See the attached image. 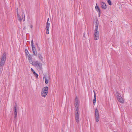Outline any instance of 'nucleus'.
Masks as SVG:
<instances>
[{"label": "nucleus", "mask_w": 132, "mask_h": 132, "mask_svg": "<svg viewBox=\"0 0 132 132\" xmlns=\"http://www.w3.org/2000/svg\"><path fill=\"white\" fill-rule=\"evenodd\" d=\"M48 86L42 88L41 94L42 97H45L46 96L48 93Z\"/></svg>", "instance_id": "1"}, {"label": "nucleus", "mask_w": 132, "mask_h": 132, "mask_svg": "<svg viewBox=\"0 0 132 132\" xmlns=\"http://www.w3.org/2000/svg\"><path fill=\"white\" fill-rule=\"evenodd\" d=\"M96 100H93V104L94 105H95V103H96Z\"/></svg>", "instance_id": "30"}, {"label": "nucleus", "mask_w": 132, "mask_h": 132, "mask_svg": "<svg viewBox=\"0 0 132 132\" xmlns=\"http://www.w3.org/2000/svg\"><path fill=\"white\" fill-rule=\"evenodd\" d=\"M99 33L98 28H95V33L94 34V40H96L99 38Z\"/></svg>", "instance_id": "4"}, {"label": "nucleus", "mask_w": 132, "mask_h": 132, "mask_svg": "<svg viewBox=\"0 0 132 132\" xmlns=\"http://www.w3.org/2000/svg\"><path fill=\"white\" fill-rule=\"evenodd\" d=\"M29 61L30 63L32 65V64H34V63L32 61V57L31 55L29 54V55L28 56Z\"/></svg>", "instance_id": "12"}, {"label": "nucleus", "mask_w": 132, "mask_h": 132, "mask_svg": "<svg viewBox=\"0 0 132 132\" xmlns=\"http://www.w3.org/2000/svg\"><path fill=\"white\" fill-rule=\"evenodd\" d=\"M45 29H46V34H49V32L48 31H49V28L46 27Z\"/></svg>", "instance_id": "22"}, {"label": "nucleus", "mask_w": 132, "mask_h": 132, "mask_svg": "<svg viewBox=\"0 0 132 132\" xmlns=\"http://www.w3.org/2000/svg\"><path fill=\"white\" fill-rule=\"evenodd\" d=\"M31 71L33 72V74L36 77V78H38V75L35 72V71L32 68H31Z\"/></svg>", "instance_id": "13"}, {"label": "nucleus", "mask_w": 132, "mask_h": 132, "mask_svg": "<svg viewBox=\"0 0 132 132\" xmlns=\"http://www.w3.org/2000/svg\"><path fill=\"white\" fill-rule=\"evenodd\" d=\"M96 5L95 7V9L97 11V12H98L99 16H100L101 14V10L99 6H97V4L96 3Z\"/></svg>", "instance_id": "10"}, {"label": "nucleus", "mask_w": 132, "mask_h": 132, "mask_svg": "<svg viewBox=\"0 0 132 132\" xmlns=\"http://www.w3.org/2000/svg\"><path fill=\"white\" fill-rule=\"evenodd\" d=\"M108 4L110 5H112V3L110 0H106Z\"/></svg>", "instance_id": "19"}, {"label": "nucleus", "mask_w": 132, "mask_h": 132, "mask_svg": "<svg viewBox=\"0 0 132 132\" xmlns=\"http://www.w3.org/2000/svg\"><path fill=\"white\" fill-rule=\"evenodd\" d=\"M25 54H26V55L27 57V56H28L29 55H28V53H25Z\"/></svg>", "instance_id": "37"}, {"label": "nucleus", "mask_w": 132, "mask_h": 132, "mask_svg": "<svg viewBox=\"0 0 132 132\" xmlns=\"http://www.w3.org/2000/svg\"><path fill=\"white\" fill-rule=\"evenodd\" d=\"M75 119L76 122L78 123L79 121V113H75Z\"/></svg>", "instance_id": "7"}, {"label": "nucleus", "mask_w": 132, "mask_h": 132, "mask_svg": "<svg viewBox=\"0 0 132 132\" xmlns=\"http://www.w3.org/2000/svg\"><path fill=\"white\" fill-rule=\"evenodd\" d=\"M31 45L33 55L37 56V52L36 50V47L34 45V44L33 43V39H32L31 41Z\"/></svg>", "instance_id": "2"}, {"label": "nucleus", "mask_w": 132, "mask_h": 132, "mask_svg": "<svg viewBox=\"0 0 132 132\" xmlns=\"http://www.w3.org/2000/svg\"><path fill=\"white\" fill-rule=\"evenodd\" d=\"M50 24V23L47 22H46V27L49 28Z\"/></svg>", "instance_id": "23"}, {"label": "nucleus", "mask_w": 132, "mask_h": 132, "mask_svg": "<svg viewBox=\"0 0 132 132\" xmlns=\"http://www.w3.org/2000/svg\"><path fill=\"white\" fill-rule=\"evenodd\" d=\"M38 57L39 58V59L42 61L43 60V57H42V55L40 54V53H38Z\"/></svg>", "instance_id": "16"}, {"label": "nucleus", "mask_w": 132, "mask_h": 132, "mask_svg": "<svg viewBox=\"0 0 132 132\" xmlns=\"http://www.w3.org/2000/svg\"><path fill=\"white\" fill-rule=\"evenodd\" d=\"M6 52H4L2 55V58L6 60Z\"/></svg>", "instance_id": "14"}, {"label": "nucleus", "mask_w": 132, "mask_h": 132, "mask_svg": "<svg viewBox=\"0 0 132 132\" xmlns=\"http://www.w3.org/2000/svg\"><path fill=\"white\" fill-rule=\"evenodd\" d=\"M83 38H85V33H84V35H83Z\"/></svg>", "instance_id": "34"}, {"label": "nucleus", "mask_w": 132, "mask_h": 132, "mask_svg": "<svg viewBox=\"0 0 132 132\" xmlns=\"http://www.w3.org/2000/svg\"><path fill=\"white\" fill-rule=\"evenodd\" d=\"M26 29V27H24L23 28V30H25Z\"/></svg>", "instance_id": "35"}, {"label": "nucleus", "mask_w": 132, "mask_h": 132, "mask_svg": "<svg viewBox=\"0 0 132 132\" xmlns=\"http://www.w3.org/2000/svg\"><path fill=\"white\" fill-rule=\"evenodd\" d=\"M95 112L96 121V122H98L99 120V113L98 111L97 108H96L95 109Z\"/></svg>", "instance_id": "5"}, {"label": "nucleus", "mask_w": 132, "mask_h": 132, "mask_svg": "<svg viewBox=\"0 0 132 132\" xmlns=\"http://www.w3.org/2000/svg\"><path fill=\"white\" fill-rule=\"evenodd\" d=\"M43 78V79L45 78V84H48V80L47 79L46 77L44 76Z\"/></svg>", "instance_id": "18"}, {"label": "nucleus", "mask_w": 132, "mask_h": 132, "mask_svg": "<svg viewBox=\"0 0 132 132\" xmlns=\"http://www.w3.org/2000/svg\"><path fill=\"white\" fill-rule=\"evenodd\" d=\"M5 61H6L5 59H3L1 58V61L5 62Z\"/></svg>", "instance_id": "27"}, {"label": "nucleus", "mask_w": 132, "mask_h": 132, "mask_svg": "<svg viewBox=\"0 0 132 132\" xmlns=\"http://www.w3.org/2000/svg\"><path fill=\"white\" fill-rule=\"evenodd\" d=\"M16 10V11H17V13L18 12V8H17Z\"/></svg>", "instance_id": "38"}, {"label": "nucleus", "mask_w": 132, "mask_h": 132, "mask_svg": "<svg viewBox=\"0 0 132 132\" xmlns=\"http://www.w3.org/2000/svg\"><path fill=\"white\" fill-rule=\"evenodd\" d=\"M35 44L37 46V47H38L39 46L38 45V44L37 42H36L35 43Z\"/></svg>", "instance_id": "32"}, {"label": "nucleus", "mask_w": 132, "mask_h": 132, "mask_svg": "<svg viewBox=\"0 0 132 132\" xmlns=\"http://www.w3.org/2000/svg\"><path fill=\"white\" fill-rule=\"evenodd\" d=\"M25 53H28L29 54L28 50L27 49L25 50Z\"/></svg>", "instance_id": "28"}, {"label": "nucleus", "mask_w": 132, "mask_h": 132, "mask_svg": "<svg viewBox=\"0 0 132 132\" xmlns=\"http://www.w3.org/2000/svg\"><path fill=\"white\" fill-rule=\"evenodd\" d=\"M1 101L0 100V104L1 103Z\"/></svg>", "instance_id": "41"}, {"label": "nucleus", "mask_w": 132, "mask_h": 132, "mask_svg": "<svg viewBox=\"0 0 132 132\" xmlns=\"http://www.w3.org/2000/svg\"><path fill=\"white\" fill-rule=\"evenodd\" d=\"M37 47L38 48V51H40V48L39 46H38V47Z\"/></svg>", "instance_id": "36"}, {"label": "nucleus", "mask_w": 132, "mask_h": 132, "mask_svg": "<svg viewBox=\"0 0 132 132\" xmlns=\"http://www.w3.org/2000/svg\"><path fill=\"white\" fill-rule=\"evenodd\" d=\"M116 97H117V99L119 102L122 103H124V101L123 100L121 96H120L119 95H117V96Z\"/></svg>", "instance_id": "8"}, {"label": "nucleus", "mask_w": 132, "mask_h": 132, "mask_svg": "<svg viewBox=\"0 0 132 132\" xmlns=\"http://www.w3.org/2000/svg\"><path fill=\"white\" fill-rule=\"evenodd\" d=\"M17 104L15 103L13 108V111L14 114V120H16V117L17 116Z\"/></svg>", "instance_id": "6"}, {"label": "nucleus", "mask_w": 132, "mask_h": 132, "mask_svg": "<svg viewBox=\"0 0 132 132\" xmlns=\"http://www.w3.org/2000/svg\"><path fill=\"white\" fill-rule=\"evenodd\" d=\"M22 19L23 21H24L25 20V15L24 14L23 11H22Z\"/></svg>", "instance_id": "15"}, {"label": "nucleus", "mask_w": 132, "mask_h": 132, "mask_svg": "<svg viewBox=\"0 0 132 132\" xmlns=\"http://www.w3.org/2000/svg\"><path fill=\"white\" fill-rule=\"evenodd\" d=\"M93 92L94 93V98L93 100H96V94L95 92V91L94 90H93Z\"/></svg>", "instance_id": "21"}, {"label": "nucleus", "mask_w": 132, "mask_h": 132, "mask_svg": "<svg viewBox=\"0 0 132 132\" xmlns=\"http://www.w3.org/2000/svg\"><path fill=\"white\" fill-rule=\"evenodd\" d=\"M101 7L103 10H105L107 7L106 4L104 2H101Z\"/></svg>", "instance_id": "9"}, {"label": "nucleus", "mask_w": 132, "mask_h": 132, "mask_svg": "<svg viewBox=\"0 0 132 132\" xmlns=\"http://www.w3.org/2000/svg\"><path fill=\"white\" fill-rule=\"evenodd\" d=\"M116 94H117V95H119L120 94L119 93L118 91H117L116 92Z\"/></svg>", "instance_id": "31"}, {"label": "nucleus", "mask_w": 132, "mask_h": 132, "mask_svg": "<svg viewBox=\"0 0 132 132\" xmlns=\"http://www.w3.org/2000/svg\"><path fill=\"white\" fill-rule=\"evenodd\" d=\"M98 22H99V21H98V19H96V20L95 21V23H97Z\"/></svg>", "instance_id": "29"}, {"label": "nucleus", "mask_w": 132, "mask_h": 132, "mask_svg": "<svg viewBox=\"0 0 132 132\" xmlns=\"http://www.w3.org/2000/svg\"><path fill=\"white\" fill-rule=\"evenodd\" d=\"M42 63H38L37 61H35L34 64H32L33 65L35 66H37L38 68L40 70H42Z\"/></svg>", "instance_id": "3"}, {"label": "nucleus", "mask_w": 132, "mask_h": 132, "mask_svg": "<svg viewBox=\"0 0 132 132\" xmlns=\"http://www.w3.org/2000/svg\"><path fill=\"white\" fill-rule=\"evenodd\" d=\"M5 62H3L1 61L0 63V68L1 67L3 66L5 64Z\"/></svg>", "instance_id": "20"}, {"label": "nucleus", "mask_w": 132, "mask_h": 132, "mask_svg": "<svg viewBox=\"0 0 132 132\" xmlns=\"http://www.w3.org/2000/svg\"><path fill=\"white\" fill-rule=\"evenodd\" d=\"M49 18H48V19H47V22H48V21H49Z\"/></svg>", "instance_id": "39"}, {"label": "nucleus", "mask_w": 132, "mask_h": 132, "mask_svg": "<svg viewBox=\"0 0 132 132\" xmlns=\"http://www.w3.org/2000/svg\"><path fill=\"white\" fill-rule=\"evenodd\" d=\"M99 24V22H98L97 23L95 24V28H98V25Z\"/></svg>", "instance_id": "26"}, {"label": "nucleus", "mask_w": 132, "mask_h": 132, "mask_svg": "<svg viewBox=\"0 0 132 132\" xmlns=\"http://www.w3.org/2000/svg\"><path fill=\"white\" fill-rule=\"evenodd\" d=\"M32 27H33L32 26V25H31L30 26V28H32Z\"/></svg>", "instance_id": "40"}, {"label": "nucleus", "mask_w": 132, "mask_h": 132, "mask_svg": "<svg viewBox=\"0 0 132 132\" xmlns=\"http://www.w3.org/2000/svg\"><path fill=\"white\" fill-rule=\"evenodd\" d=\"M78 101L79 100L77 97L76 96L75 99V107L77 106H79Z\"/></svg>", "instance_id": "11"}, {"label": "nucleus", "mask_w": 132, "mask_h": 132, "mask_svg": "<svg viewBox=\"0 0 132 132\" xmlns=\"http://www.w3.org/2000/svg\"><path fill=\"white\" fill-rule=\"evenodd\" d=\"M18 20L21 22L22 20V19L21 18L20 16H19L18 17Z\"/></svg>", "instance_id": "24"}, {"label": "nucleus", "mask_w": 132, "mask_h": 132, "mask_svg": "<svg viewBox=\"0 0 132 132\" xmlns=\"http://www.w3.org/2000/svg\"><path fill=\"white\" fill-rule=\"evenodd\" d=\"M76 110L75 113H79V106H77L75 107Z\"/></svg>", "instance_id": "17"}, {"label": "nucleus", "mask_w": 132, "mask_h": 132, "mask_svg": "<svg viewBox=\"0 0 132 132\" xmlns=\"http://www.w3.org/2000/svg\"><path fill=\"white\" fill-rule=\"evenodd\" d=\"M99 24V22H98L97 23L95 24V28H98V25Z\"/></svg>", "instance_id": "25"}, {"label": "nucleus", "mask_w": 132, "mask_h": 132, "mask_svg": "<svg viewBox=\"0 0 132 132\" xmlns=\"http://www.w3.org/2000/svg\"><path fill=\"white\" fill-rule=\"evenodd\" d=\"M17 16H18V17L19 16H20V15H19L18 12L17 13Z\"/></svg>", "instance_id": "33"}]
</instances>
